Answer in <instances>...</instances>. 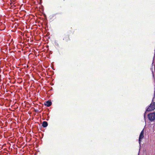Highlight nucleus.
Segmentation results:
<instances>
[{
	"label": "nucleus",
	"mask_w": 155,
	"mask_h": 155,
	"mask_svg": "<svg viewBox=\"0 0 155 155\" xmlns=\"http://www.w3.org/2000/svg\"><path fill=\"white\" fill-rule=\"evenodd\" d=\"M57 14H55L50 15L49 17L50 19L51 20Z\"/></svg>",
	"instance_id": "nucleus-10"
},
{
	"label": "nucleus",
	"mask_w": 155,
	"mask_h": 155,
	"mask_svg": "<svg viewBox=\"0 0 155 155\" xmlns=\"http://www.w3.org/2000/svg\"><path fill=\"white\" fill-rule=\"evenodd\" d=\"M42 126L43 127H46L48 126V123L46 121H44L42 123Z\"/></svg>",
	"instance_id": "nucleus-8"
},
{
	"label": "nucleus",
	"mask_w": 155,
	"mask_h": 155,
	"mask_svg": "<svg viewBox=\"0 0 155 155\" xmlns=\"http://www.w3.org/2000/svg\"><path fill=\"white\" fill-rule=\"evenodd\" d=\"M13 27H14V25H12V28H13Z\"/></svg>",
	"instance_id": "nucleus-17"
},
{
	"label": "nucleus",
	"mask_w": 155,
	"mask_h": 155,
	"mask_svg": "<svg viewBox=\"0 0 155 155\" xmlns=\"http://www.w3.org/2000/svg\"><path fill=\"white\" fill-rule=\"evenodd\" d=\"M16 30V29H15H15H14L11 30V31L13 32H15V31Z\"/></svg>",
	"instance_id": "nucleus-11"
},
{
	"label": "nucleus",
	"mask_w": 155,
	"mask_h": 155,
	"mask_svg": "<svg viewBox=\"0 0 155 155\" xmlns=\"http://www.w3.org/2000/svg\"><path fill=\"white\" fill-rule=\"evenodd\" d=\"M144 129H143L142 131H141L139 138V143L140 144V143L141 141V140L144 137Z\"/></svg>",
	"instance_id": "nucleus-3"
},
{
	"label": "nucleus",
	"mask_w": 155,
	"mask_h": 155,
	"mask_svg": "<svg viewBox=\"0 0 155 155\" xmlns=\"http://www.w3.org/2000/svg\"><path fill=\"white\" fill-rule=\"evenodd\" d=\"M12 74H13V72L12 71H10V75ZM15 81V80L14 79V78H12V79L11 78V76H10V83H14Z\"/></svg>",
	"instance_id": "nucleus-7"
},
{
	"label": "nucleus",
	"mask_w": 155,
	"mask_h": 155,
	"mask_svg": "<svg viewBox=\"0 0 155 155\" xmlns=\"http://www.w3.org/2000/svg\"><path fill=\"white\" fill-rule=\"evenodd\" d=\"M54 45L56 49L60 47L59 45L58 41L56 40H55L54 41Z\"/></svg>",
	"instance_id": "nucleus-6"
},
{
	"label": "nucleus",
	"mask_w": 155,
	"mask_h": 155,
	"mask_svg": "<svg viewBox=\"0 0 155 155\" xmlns=\"http://www.w3.org/2000/svg\"><path fill=\"white\" fill-rule=\"evenodd\" d=\"M14 53L13 52L10 51V60L11 58L13 60L15 59L14 57L13 56V55H15Z\"/></svg>",
	"instance_id": "nucleus-9"
},
{
	"label": "nucleus",
	"mask_w": 155,
	"mask_h": 155,
	"mask_svg": "<svg viewBox=\"0 0 155 155\" xmlns=\"http://www.w3.org/2000/svg\"><path fill=\"white\" fill-rule=\"evenodd\" d=\"M11 134V133L10 132V139H11V137H12V134ZM11 139H10V143H13V142H12V141H11Z\"/></svg>",
	"instance_id": "nucleus-13"
},
{
	"label": "nucleus",
	"mask_w": 155,
	"mask_h": 155,
	"mask_svg": "<svg viewBox=\"0 0 155 155\" xmlns=\"http://www.w3.org/2000/svg\"><path fill=\"white\" fill-rule=\"evenodd\" d=\"M5 27L4 26V28H2V27H0V30H1V31L3 30H4V29H5Z\"/></svg>",
	"instance_id": "nucleus-12"
},
{
	"label": "nucleus",
	"mask_w": 155,
	"mask_h": 155,
	"mask_svg": "<svg viewBox=\"0 0 155 155\" xmlns=\"http://www.w3.org/2000/svg\"><path fill=\"white\" fill-rule=\"evenodd\" d=\"M13 111H12V112H10V116L11 115H12V114L13 115H14V113H13Z\"/></svg>",
	"instance_id": "nucleus-14"
},
{
	"label": "nucleus",
	"mask_w": 155,
	"mask_h": 155,
	"mask_svg": "<svg viewBox=\"0 0 155 155\" xmlns=\"http://www.w3.org/2000/svg\"><path fill=\"white\" fill-rule=\"evenodd\" d=\"M52 103L50 100H48L45 101L44 103L45 105L48 107L52 105Z\"/></svg>",
	"instance_id": "nucleus-5"
},
{
	"label": "nucleus",
	"mask_w": 155,
	"mask_h": 155,
	"mask_svg": "<svg viewBox=\"0 0 155 155\" xmlns=\"http://www.w3.org/2000/svg\"><path fill=\"white\" fill-rule=\"evenodd\" d=\"M16 0H10V9H15L14 7L15 6V5H14L15 4L14 2H15Z\"/></svg>",
	"instance_id": "nucleus-4"
},
{
	"label": "nucleus",
	"mask_w": 155,
	"mask_h": 155,
	"mask_svg": "<svg viewBox=\"0 0 155 155\" xmlns=\"http://www.w3.org/2000/svg\"><path fill=\"white\" fill-rule=\"evenodd\" d=\"M140 149L139 150V152H140ZM138 155H139V153H138Z\"/></svg>",
	"instance_id": "nucleus-16"
},
{
	"label": "nucleus",
	"mask_w": 155,
	"mask_h": 155,
	"mask_svg": "<svg viewBox=\"0 0 155 155\" xmlns=\"http://www.w3.org/2000/svg\"><path fill=\"white\" fill-rule=\"evenodd\" d=\"M155 98V89L154 92V97L153 99L152 102L150 104V105L148 106V107H147L146 109V111L144 114V118L145 120L146 118V114L147 112L150 111L152 110H153L154 109H155V102H153L154 101V99Z\"/></svg>",
	"instance_id": "nucleus-1"
},
{
	"label": "nucleus",
	"mask_w": 155,
	"mask_h": 155,
	"mask_svg": "<svg viewBox=\"0 0 155 155\" xmlns=\"http://www.w3.org/2000/svg\"><path fill=\"white\" fill-rule=\"evenodd\" d=\"M49 120V119H48H48H46V120Z\"/></svg>",
	"instance_id": "nucleus-20"
},
{
	"label": "nucleus",
	"mask_w": 155,
	"mask_h": 155,
	"mask_svg": "<svg viewBox=\"0 0 155 155\" xmlns=\"http://www.w3.org/2000/svg\"><path fill=\"white\" fill-rule=\"evenodd\" d=\"M11 21H12V22H13V21H14L13 20H12H12H11Z\"/></svg>",
	"instance_id": "nucleus-19"
},
{
	"label": "nucleus",
	"mask_w": 155,
	"mask_h": 155,
	"mask_svg": "<svg viewBox=\"0 0 155 155\" xmlns=\"http://www.w3.org/2000/svg\"><path fill=\"white\" fill-rule=\"evenodd\" d=\"M8 45H10V43H8Z\"/></svg>",
	"instance_id": "nucleus-21"
},
{
	"label": "nucleus",
	"mask_w": 155,
	"mask_h": 155,
	"mask_svg": "<svg viewBox=\"0 0 155 155\" xmlns=\"http://www.w3.org/2000/svg\"><path fill=\"white\" fill-rule=\"evenodd\" d=\"M10 129H11V127H10Z\"/></svg>",
	"instance_id": "nucleus-23"
},
{
	"label": "nucleus",
	"mask_w": 155,
	"mask_h": 155,
	"mask_svg": "<svg viewBox=\"0 0 155 155\" xmlns=\"http://www.w3.org/2000/svg\"><path fill=\"white\" fill-rule=\"evenodd\" d=\"M147 116L150 122L153 121L155 120V112L150 113L148 114Z\"/></svg>",
	"instance_id": "nucleus-2"
},
{
	"label": "nucleus",
	"mask_w": 155,
	"mask_h": 155,
	"mask_svg": "<svg viewBox=\"0 0 155 155\" xmlns=\"http://www.w3.org/2000/svg\"><path fill=\"white\" fill-rule=\"evenodd\" d=\"M0 24H0V25H3V26H4V24H2V23H0Z\"/></svg>",
	"instance_id": "nucleus-15"
},
{
	"label": "nucleus",
	"mask_w": 155,
	"mask_h": 155,
	"mask_svg": "<svg viewBox=\"0 0 155 155\" xmlns=\"http://www.w3.org/2000/svg\"><path fill=\"white\" fill-rule=\"evenodd\" d=\"M53 69L54 70V69L53 68Z\"/></svg>",
	"instance_id": "nucleus-22"
},
{
	"label": "nucleus",
	"mask_w": 155,
	"mask_h": 155,
	"mask_svg": "<svg viewBox=\"0 0 155 155\" xmlns=\"http://www.w3.org/2000/svg\"><path fill=\"white\" fill-rule=\"evenodd\" d=\"M10 94L11 93V94H12L13 93L12 92H11V91H10Z\"/></svg>",
	"instance_id": "nucleus-18"
}]
</instances>
